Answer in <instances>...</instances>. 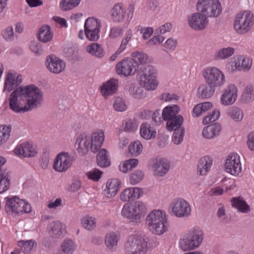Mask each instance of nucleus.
Instances as JSON below:
<instances>
[{
	"label": "nucleus",
	"mask_w": 254,
	"mask_h": 254,
	"mask_svg": "<svg viewBox=\"0 0 254 254\" xmlns=\"http://www.w3.org/2000/svg\"><path fill=\"white\" fill-rule=\"evenodd\" d=\"M43 93L34 84L20 86L10 94L9 105L13 111L36 110L41 105Z\"/></svg>",
	"instance_id": "nucleus-1"
},
{
	"label": "nucleus",
	"mask_w": 254,
	"mask_h": 254,
	"mask_svg": "<svg viewBox=\"0 0 254 254\" xmlns=\"http://www.w3.org/2000/svg\"><path fill=\"white\" fill-rule=\"evenodd\" d=\"M146 223L149 231L158 235H161L168 230L166 215L160 210L152 211L146 218Z\"/></svg>",
	"instance_id": "nucleus-2"
},
{
	"label": "nucleus",
	"mask_w": 254,
	"mask_h": 254,
	"mask_svg": "<svg viewBox=\"0 0 254 254\" xmlns=\"http://www.w3.org/2000/svg\"><path fill=\"white\" fill-rule=\"evenodd\" d=\"M204 239V232L199 227H193L187 231L180 240V246L184 251H189L198 248Z\"/></svg>",
	"instance_id": "nucleus-3"
},
{
	"label": "nucleus",
	"mask_w": 254,
	"mask_h": 254,
	"mask_svg": "<svg viewBox=\"0 0 254 254\" xmlns=\"http://www.w3.org/2000/svg\"><path fill=\"white\" fill-rule=\"evenodd\" d=\"M157 75V69L153 65L148 64L142 66L139 68L137 77L142 87L148 90H154L158 85Z\"/></svg>",
	"instance_id": "nucleus-4"
},
{
	"label": "nucleus",
	"mask_w": 254,
	"mask_h": 254,
	"mask_svg": "<svg viewBox=\"0 0 254 254\" xmlns=\"http://www.w3.org/2000/svg\"><path fill=\"white\" fill-rule=\"evenodd\" d=\"M146 212L145 205L141 201H137L134 204H125L122 209V215L129 219L131 222L138 223Z\"/></svg>",
	"instance_id": "nucleus-5"
},
{
	"label": "nucleus",
	"mask_w": 254,
	"mask_h": 254,
	"mask_svg": "<svg viewBox=\"0 0 254 254\" xmlns=\"http://www.w3.org/2000/svg\"><path fill=\"white\" fill-rule=\"evenodd\" d=\"M254 23V17L250 11L238 13L234 22V29L239 34H245L251 30Z\"/></svg>",
	"instance_id": "nucleus-6"
},
{
	"label": "nucleus",
	"mask_w": 254,
	"mask_h": 254,
	"mask_svg": "<svg viewBox=\"0 0 254 254\" xmlns=\"http://www.w3.org/2000/svg\"><path fill=\"white\" fill-rule=\"evenodd\" d=\"M196 9L206 17L218 16L222 11L219 0H197Z\"/></svg>",
	"instance_id": "nucleus-7"
},
{
	"label": "nucleus",
	"mask_w": 254,
	"mask_h": 254,
	"mask_svg": "<svg viewBox=\"0 0 254 254\" xmlns=\"http://www.w3.org/2000/svg\"><path fill=\"white\" fill-rule=\"evenodd\" d=\"M127 254H145L147 250V241L140 237L130 235L125 245Z\"/></svg>",
	"instance_id": "nucleus-8"
},
{
	"label": "nucleus",
	"mask_w": 254,
	"mask_h": 254,
	"mask_svg": "<svg viewBox=\"0 0 254 254\" xmlns=\"http://www.w3.org/2000/svg\"><path fill=\"white\" fill-rule=\"evenodd\" d=\"M202 76L206 83L215 87H220L225 82V75L218 68L212 66L205 68Z\"/></svg>",
	"instance_id": "nucleus-9"
},
{
	"label": "nucleus",
	"mask_w": 254,
	"mask_h": 254,
	"mask_svg": "<svg viewBox=\"0 0 254 254\" xmlns=\"http://www.w3.org/2000/svg\"><path fill=\"white\" fill-rule=\"evenodd\" d=\"M100 23L95 18H87L84 24L85 35L90 41H96L99 39Z\"/></svg>",
	"instance_id": "nucleus-10"
},
{
	"label": "nucleus",
	"mask_w": 254,
	"mask_h": 254,
	"mask_svg": "<svg viewBox=\"0 0 254 254\" xmlns=\"http://www.w3.org/2000/svg\"><path fill=\"white\" fill-rule=\"evenodd\" d=\"M179 112H162L163 120L167 122L166 127L169 131L181 128L184 118L181 115H177Z\"/></svg>",
	"instance_id": "nucleus-11"
},
{
	"label": "nucleus",
	"mask_w": 254,
	"mask_h": 254,
	"mask_svg": "<svg viewBox=\"0 0 254 254\" xmlns=\"http://www.w3.org/2000/svg\"><path fill=\"white\" fill-rule=\"evenodd\" d=\"M224 168L227 173L234 176L238 175L242 169L239 156L234 153L229 154L224 163Z\"/></svg>",
	"instance_id": "nucleus-12"
},
{
	"label": "nucleus",
	"mask_w": 254,
	"mask_h": 254,
	"mask_svg": "<svg viewBox=\"0 0 254 254\" xmlns=\"http://www.w3.org/2000/svg\"><path fill=\"white\" fill-rule=\"evenodd\" d=\"M72 159L68 153L61 152L54 161L53 168L57 172H65L71 166Z\"/></svg>",
	"instance_id": "nucleus-13"
},
{
	"label": "nucleus",
	"mask_w": 254,
	"mask_h": 254,
	"mask_svg": "<svg viewBox=\"0 0 254 254\" xmlns=\"http://www.w3.org/2000/svg\"><path fill=\"white\" fill-rule=\"evenodd\" d=\"M137 65L130 59H124L116 65L117 73L118 74L128 76L134 74Z\"/></svg>",
	"instance_id": "nucleus-14"
},
{
	"label": "nucleus",
	"mask_w": 254,
	"mask_h": 254,
	"mask_svg": "<svg viewBox=\"0 0 254 254\" xmlns=\"http://www.w3.org/2000/svg\"><path fill=\"white\" fill-rule=\"evenodd\" d=\"M208 20L204 14L198 12L189 18V25L195 30H203L208 25Z\"/></svg>",
	"instance_id": "nucleus-15"
},
{
	"label": "nucleus",
	"mask_w": 254,
	"mask_h": 254,
	"mask_svg": "<svg viewBox=\"0 0 254 254\" xmlns=\"http://www.w3.org/2000/svg\"><path fill=\"white\" fill-rule=\"evenodd\" d=\"M46 64L48 69L54 73H60L65 68V62L54 55L47 57Z\"/></svg>",
	"instance_id": "nucleus-16"
},
{
	"label": "nucleus",
	"mask_w": 254,
	"mask_h": 254,
	"mask_svg": "<svg viewBox=\"0 0 254 254\" xmlns=\"http://www.w3.org/2000/svg\"><path fill=\"white\" fill-rule=\"evenodd\" d=\"M172 211L179 217L188 216L190 215L191 208L189 203L183 198L177 199L172 208Z\"/></svg>",
	"instance_id": "nucleus-17"
},
{
	"label": "nucleus",
	"mask_w": 254,
	"mask_h": 254,
	"mask_svg": "<svg viewBox=\"0 0 254 254\" xmlns=\"http://www.w3.org/2000/svg\"><path fill=\"white\" fill-rule=\"evenodd\" d=\"M238 89L234 85H230L224 90L221 97V102L224 105L228 106L233 104L237 98Z\"/></svg>",
	"instance_id": "nucleus-18"
},
{
	"label": "nucleus",
	"mask_w": 254,
	"mask_h": 254,
	"mask_svg": "<svg viewBox=\"0 0 254 254\" xmlns=\"http://www.w3.org/2000/svg\"><path fill=\"white\" fill-rule=\"evenodd\" d=\"M22 82L21 75L16 72L12 73L9 71L7 73L5 80L3 90L10 92L16 88Z\"/></svg>",
	"instance_id": "nucleus-19"
},
{
	"label": "nucleus",
	"mask_w": 254,
	"mask_h": 254,
	"mask_svg": "<svg viewBox=\"0 0 254 254\" xmlns=\"http://www.w3.org/2000/svg\"><path fill=\"white\" fill-rule=\"evenodd\" d=\"M118 83V79L112 78L102 85L101 87V93L105 99L116 93Z\"/></svg>",
	"instance_id": "nucleus-20"
},
{
	"label": "nucleus",
	"mask_w": 254,
	"mask_h": 254,
	"mask_svg": "<svg viewBox=\"0 0 254 254\" xmlns=\"http://www.w3.org/2000/svg\"><path fill=\"white\" fill-rule=\"evenodd\" d=\"M104 138V133L102 130H98L92 133L90 138L91 151L94 153L97 152L101 147Z\"/></svg>",
	"instance_id": "nucleus-21"
},
{
	"label": "nucleus",
	"mask_w": 254,
	"mask_h": 254,
	"mask_svg": "<svg viewBox=\"0 0 254 254\" xmlns=\"http://www.w3.org/2000/svg\"><path fill=\"white\" fill-rule=\"evenodd\" d=\"M15 153L25 157H31L36 155L37 150L31 143L24 142L17 147L15 149Z\"/></svg>",
	"instance_id": "nucleus-22"
},
{
	"label": "nucleus",
	"mask_w": 254,
	"mask_h": 254,
	"mask_svg": "<svg viewBox=\"0 0 254 254\" xmlns=\"http://www.w3.org/2000/svg\"><path fill=\"white\" fill-rule=\"evenodd\" d=\"M90 145V137L85 132L80 134L77 138L75 146L78 152L85 154Z\"/></svg>",
	"instance_id": "nucleus-23"
},
{
	"label": "nucleus",
	"mask_w": 254,
	"mask_h": 254,
	"mask_svg": "<svg viewBox=\"0 0 254 254\" xmlns=\"http://www.w3.org/2000/svg\"><path fill=\"white\" fill-rule=\"evenodd\" d=\"M22 205H25L24 200L19 199L18 197L14 196L8 198L5 206V211L8 214L12 213L18 214L20 212H17V208L18 209L19 206H21Z\"/></svg>",
	"instance_id": "nucleus-24"
},
{
	"label": "nucleus",
	"mask_w": 254,
	"mask_h": 254,
	"mask_svg": "<svg viewBox=\"0 0 254 254\" xmlns=\"http://www.w3.org/2000/svg\"><path fill=\"white\" fill-rule=\"evenodd\" d=\"M170 165L166 160L156 159L153 165L154 174L158 177H162L167 174Z\"/></svg>",
	"instance_id": "nucleus-25"
},
{
	"label": "nucleus",
	"mask_w": 254,
	"mask_h": 254,
	"mask_svg": "<svg viewBox=\"0 0 254 254\" xmlns=\"http://www.w3.org/2000/svg\"><path fill=\"white\" fill-rule=\"evenodd\" d=\"M221 130V125L219 123H215L205 127L202 130V134L204 138L211 139L218 135Z\"/></svg>",
	"instance_id": "nucleus-26"
},
{
	"label": "nucleus",
	"mask_w": 254,
	"mask_h": 254,
	"mask_svg": "<svg viewBox=\"0 0 254 254\" xmlns=\"http://www.w3.org/2000/svg\"><path fill=\"white\" fill-rule=\"evenodd\" d=\"M139 133L140 136L146 140L153 139L156 135V131L146 122L140 125Z\"/></svg>",
	"instance_id": "nucleus-27"
},
{
	"label": "nucleus",
	"mask_w": 254,
	"mask_h": 254,
	"mask_svg": "<svg viewBox=\"0 0 254 254\" xmlns=\"http://www.w3.org/2000/svg\"><path fill=\"white\" fill-rule=\"evenodd\" d=\"M215 88L206 83L202 84L197 89V96L202 99L209 98L214 93Z\"/></svg>",
	"instance_id": "nucleus-28"
},
{
	"label": "nucleus",
	"mask_w": 254,
	"mask_h": 254,
	"mask_svg": "<svg viewBox=\"0 0 254 254\" xmlns=\"http://www.w3.org/2000/svg\"><path fill=\"white\" fill-rule=\"evenodd\" d=\"M112 19L116 22L122 21L126 14V10L121 4H116L112 9Z\"/></svg>",
	"instance_id": "nucleus-29"
},
{
	"label": "nucleus",
	"mask_w": 254,
	"mask_h": 254,
	"mask_svg": "<svg viewBox=\"0 0 254 254\" xmlns=\"http://www.w3.org/2000/svg\"><path fill=\"white\" fill-rule=\"evenodd\" d=\"M232 206L243 213H248L250 211L249 205L243 198L241 197H233L231 200Z\"/></svg>",
	"instance_id": "nucleus-30"
},
{
	"label": "nucleus",
	"mask_w": 254,
	"mask_h": 254,
	"mask_svg": "<svg viewBox=\"0 0 254 254\" xmlns=\"http://www.w3.org/2000/svg\"><path fill=\"white\" fill-rule=\"evenodd\" d=\"M121 182L118 179H112L107 182V193L108 197L115 196L118 192Z\"/></svg>",
	"instance_id": "nucleus-31"
},
{
	"label": "nucleus",
	"mask_w": 254,
	"mask_h": 254,
	"mask_svg": "<svg viewBox=\"0 0 254 254\" xmlns=\"http://www.w3.org/2000/svg\"><path fill=\"white\" fill-rule=\"evenodd\" d=\"M235 52V49L232 47L223 48L217 50L214 55L215 60H225L232 56Z\"/></svg>",
	"instance_id": "nucleus-32"
},
{
	"label": "nucleus",
	"mask_w": 254,
	"mask_h": 254,
	"mask_svg": "<svg viewBox=\"0 0 254 254\" xmlns=\"http://www.w3.org/2000/svg\"><path fill=\"white\" fill-rule=\"evenodd\" d=\"M52 37L51 28L49 25H43L40 28L38 35L40 41L43 43L48 42L52 40Z\"/></svg>",
	"instance_id": "nucleus-33"
},
{
	"label": "nucleus",
	"mask_w": 254,
	"mask_h": 254,
	"mask_svg": "<svg viewBox=\"0 0 254 254\" xmlns=\"http://www.w3.org/2000/svg\"><path fill=\"white\" fill-rule=\"evenodd\" d=\"M97 163L101 167H107L110 165L111 162L105 149H102L97 155Z\"/></svg>",
	"instance_id": "nucleus-34"
},
{
	"label": "nucleus",
	"mask_w": 254,
	"mask_h": 254,
	"mask_svg": "<svg viewBox=\"0 0 254 254\" xmlns=\"http://www.w3.org/2000/svg\"><path fill=\"white\" fill-rule=\"evenodd\" d=\"M87 52L93 56L102 58L104 56L103 48L97 43H92L86 47Z\"/></svg>",
	"instance_id": "nucleus-35"
},
{
	"label": "nucleus",
	"mask_w": 254,
	"mask_h": 254,
	"mask_svg": "<svg viewBox=\"0 0 254 254\" xmlns=\"http://www.w3.org/2000/svg\"><path fill=\"white\" fill-rule=\"evenodd\" d=\"M132 60L134 64H143L150 62L148 55L143 52L136 51L131 54Z\"/></svg>",
	"instance_id": "nucleus-36"
},
{
	"label": "nucleus",
	"mask_w": 254,
	"mask_h": 254,
	"mask_svg": "<svg viewBox=\"0 0 254 254\" xmlns=\"http://www.w3.org/2000/svg\"><path fill=\"white\" fill-rule=\"evenodd\" d=\"M119 238L115 233H110L106 235L105 243L108 249L114 251L116 249Z\"/></svg>",
	"instance_id": "nucleus-37"
},
{
	"label": "nucleus",
	"mask_w": 254,
	"mask_h": 254,
	"mask_svg": "<svg viewBox=\"0 0 254 254\" xmlns=\"http://www.w3.org/2000/svg\"><path fill=\"white\" fill-rule=\"evenodd\" d=\"M212 165L211 160L209 157L205 156L202 158L198 165V170L201 175L206 174L208 170L210 168Z\"/></svg>",
	"instance_id": "nucleus-38"
},
{
	"label": "nucleus",
	"mask_w": 254,
	"mask_h": 254,
	"mask_svg": "<svg viewBox=\"0 0 254 254\" xmlns=\"http://www.w3.org/2000/svg\"><path fill=\"white\" fill-rule=\"evenodd\" d=\"M17 245L22 247L24 254H29L36 247V243L33 240L19 241Z\"/></svg>",
	"instance_id": "nucleus-39"
},
{
	"label": "nucleus",
	"mask_w": 254,
	"mask_h": 254,
	"mask_svg": "<svg viewBox=\"0 0 254 254\" xmlns=\"http://www.w3.org/2000/svg\"><path fill=\"white\" fill-rule=\"evenodd\" d=\"M241 98L246 102H249L254 99V88L252 85H248L244 88Z\"/></svg>",
	"instance_id": "nucleus-40"
},
{
	"label": "nucleus",
	"mask_w": 254,
	"mask_h": 254,
	"mask_svg": "<svg viewBox=\"0 0 254 254\" xmlns=\"http://www.w3.org/2000/svg\"><path fill=\"white\" fill-rule=\"evenodd\" d=\"M138 162L136 159H129L126 161L123 164H121L119 167V169L122 172L127 173L135 167L138 164Z\"/></svg>",
	"instance_id": "nucleus-41"
},
{
	"label": "nucleus",
	"mask_w": 254,
	"mask_h": 254,
	"mask_svg": "<svg viewBox=\"0 0 254 254\" xmlns=\"http://www.w3.org/2000/svg\"><path fill=\"white\" fill-rule=\"evenodd\" d=\"M53 237L57 238L63 232V225L59 221H54L49 225Z\"/></svg>",
	"instance_id": "nucleus-42"
},
{
	"label": "nucleus",
	"mask_w": 254,
	"mask_h": 254,
	"mask_svg": "<svg viewBox=\"0 0 254 254\" xmlns=\"http://www.w3.org/2000/svg\"><path fill=\"white\" fill-rule=\"evenodd\" d=\"M242 58V56H235L231 59L229 67V69L231 71H242V67H241Z\"/></svg>",
	"instance_id": "nucleus-43"
},
{
	"label": "nucleus",
	"mask_w": 254,
	"mask_h": 254,
	"mask_svg": "<svg viewBox=\"0 0 254 254\" xmlns=\"http://www.w3.org/2000/svg\"><path fill=\"white\" fill-rule=\"evenodd\" d=\"M10 132V127L3 125L0 126V145L4 143L8 140Z\"/></svg>",
	"instance_id": "nucleus-44"
},
{
	"label": "nucleus",
	"mask_w": 254,
	"mask_h": 254,
	"mask_svg": "<svg viewBox=\"0 0 254 254\" xmlns=\"http://www.w3.org/2000/svg\"><path fill=\"white\" fill-rule=\"evenodd\" d=\"M143 147L141 143L136 140L130 144L128 147L129 152L132 155L137 156L140 154L142 151Z\"/></svg>",
	"instance_id": "nucleus-45"
},
{
	"label": "nucleus",
	"mask_w": 254,
	"mask_h": 254,
	"mask_svg": "<svg viewBox=\"0 0 254 254\" xmlns=\"http://www.w3.org/2000/svg\"><path fill=\"white\" fill-rule=\"evenodd\" d=\"M82 226L88 230H92L96 227L95 219L88 216H85L81 220Z\"/></svg>",
	"instance_id": "nucleus-46"
},
{
	"label": "nucleus",
	"mask_w": 254,
	"mask_h": 254,
	"mask_svg": "<svg viewBox=\"0 0 254 254\" xmlns=\"http://www.w3.org/2000/svg\"><path fill=\"white\" fill-rule=\"evenodd\" d=\"M61 247L63 252L67 254H71L74 250L73 242L70 239L64 240Z\"/></svg>",
	"instance_id": "nucleus-47"
},
{
	"label": "nucleus",
	"mask_w": 254,
	"mask_h": 254,
	"mask_svg": "<svg viewBox=\"0 0 254 254\" xmlns=\"http://www.w3.org/2000/svg\"><path fill=\"white\" fill-rule=\"evenodd\" d=\"M10 180L6 175H0V193L8 190L10 187Z\"/></svg>",
	"instance_id": "nucleus-48"
},
{
	"label": "nucleus",
	"mask_w": 254,
	"mask_h": 254,
	"mask_svg": "<svg viewBox=\"0 0 254 254\" xmlns=\"http://www.w3.org/2000/svg\"><path fill=\"white\" fill-rule=\"evenodd\" d=\"M80 0H61V4L64 10H68L77 6Z\"/></svg>",
	"instance_id": "nucleus-49"
},
{
	"label": "nucleus",
	"mask_w": 254,
	"mask_h": 254,
	"mask_svg": "<svg viewBox=\"0 0 254 254\" xmlns=\"http://www.w3.org/2000/svg\"><path fill=\"white\" fill-rule=\"evenodd\" d=\"M138 122L135 119H128L126 121L125 130L126 132H133L138 127Z\"/></svg>",
	"instance_id": "nucleus-50"
},
{
	"label": "nucleus",
	"mask_w": 254,
	"mask_h": 254,
	"mask_svg": "<svg viewBox=\"0 0 254 254\" xmlns=\"http://www.w3.org/2000/svg\"><path fill=\"white\" fill-rule=\"evenodd\" d=\"M113 107L116 111H125L127 109V106L125 101L120 97L115 98Z\"/></svg>",
	"instance_id": "nucleus-51"
},
{
	"label": "nucleus",
	"mask_w": 254,
	"mask_h": 254,
	"mask_svg": "<svg viewBox=\"0 0 254 254\" xmlns=\"http://www.w3.org/2000/svg\"><path fill=\"white\" fill-rule=\"evenodd\" d=\"M172 140L176 144H180L183 140L185 135V128H181L174 130Z\"/></svg>",
	"instance_id": "nucleus-52"
},
{
	"label": "nucleus",
	"mask_w": 254,
	"mask_h": 254,
	"mask_svg": "<svg viewBox=\"0 0 254 254\" xmlns=\"http://www.w3.org/2000/svg\"><path fill=\"white\" fill-rule=\"evenodd\" d=\"M132 36V30L130 29H128L126 32L125 36L121 41V45L119 47L120 51H124L126 49V47L130 41Z\"/></svg>",
	"instance_id": "nucleus-53"
},
{
	"label": "nucleus",
	"mask_w": 254,
	"mask_h": 254,
	"mask_svg": "<svg viewBox=\"0 0 254 254\" xmlns=\"http://www.w3.org/2000/svg\"><path fill=\"white\" fill-rule=\"evenodd\" d=\"M144 173L142 171L137 170L133 172L130 176V183L132 185H135L140 182L143 178Z\"/></svg>",
	"instance_id": "nucleus-54"
},
{
	"label": "nucleus",
	"mask_w": 254,
	"mask_h": 254,
	"mask_svg": "<svg viewBox=\"0 0 254 254\" xmlns=\"http://www.w3.org/2000/svg\"><path fill=\"white\" fill-rule=\"evenodd\" d=\"M212 107L211 103L206 102L195 105L192 111H207L211 110Z\"/></svg>",
	"instance_id": "nucleus-55"
},
{
	"label": "nucleus",
	"mask_w": 254,
	"mask_h": 254,
	"mask_svg": "<svg viewBox=\"0 0 254 254\" xmlns=\"http://www.w3.org/2000/svg\"><path fill=\"white\" fill-rule=\"evenodd\" d=\"M160 98L164 102H173L179 100L180 97L173 93L166 92L161 95Z\"/></svg>",
	"instance_id": "nucleus-56"
},
{
	"label": "nucleus",
	"mask_w": 254,
	"mask_h": 254,
	"mask_svg": "<svg viewBox=\"0 0 254 254\" xmlns=\"http://www.w3.org/2000/svg\"><path fill=\"white\" fill-rule=\"evenodd\" d=\"M220 116V112H211L207 116H205L202 121L203 125H207L217 120Z\"/></svg>",
	"instance_id": "nucleus-57"
},
{
	"label": "nucleus",
	"mask_w": 254,
	"mask_h": 254,
	"mask_svg": "<svg viewBox=\"0 0 254 254\" xmlns=\"http://www.w3.org/2000/svg\"><path fill=\"white\" fill-rule=\"evenodd\" d=\"M123 29L120 27H113L111 28L109 37L111 39H116L123 34Z\"/></svg>",
	"instance_id": "nucleus-58"
},
{
	"label": "nucleus",
	"mask_w": 254,
	"mask_h": 254,
	"mask_svg": "<svg viewBox=\"0 0 254 254\" xmlns=\"http://www.w3.org/2000/svg\"><path fill=\"white\" fill-rule=\"evenodd\" d=\"M130 94L133 97L139 99L144 96L143 89L141 87L134 86L129 89Z\"/></svg>",
	"instance_id": "nucleus-59"
},
{
	"label": "nucleus",
	"mask_w": 254,
	"mask_h": 254,
	"mask_svg": "<svg viewBox=\"0 0 254 254\" xmlns=\"http://www.w3.org/2000/svg\"><path fill=\"white\" fill-rule=\"evenodd\" d=\"M102 172L97 169H94L87 173L88 178L94 181H98L101 177Z\"/></svg>",
	"instance_id": "nucleus-60"
},
{
	"label": "nucleus",
	"mask_w": 254,
	"mask_h": 254,
	"mask_svg": "<svg viewBox=\"0 0 254 254\" xmlns=\"http://www.w3.org/2000/svg\"><path fill=\"white\" fill-rule=\"evenodd\" d=\"M177 41L173 38H169L164 43V47L170 51H173L176 48Z\"/></svg>",
	"instance_id": "nucleus-61"
},
{
	"label": "nucleus",
	"mask_w": 254,
	"mask_h": 254,
	"mask_svg": "<svg viewBox=\"0 0 254 254\" xmlns=\"http://www.w3.org/2000/svg\"><path fill=\"white\" fill-rule=\"evenodd\" d=\"M241 60V67H242V70L244 71H249L252 66V61L249 58L243 56Z\"/></svg>",
	"instance_id": "nucleus-62"
},
{
	"label": "nucleus",
	"mask_w": 254,
	"mask_h": 254,
	"mask_svg": "<svg viewBox=\"0 0 254 254\" xmlns=\"http://www.w3.org/2000/svg\"><path fill=\"white\" fill-rule=\"evenodd\" d=\"M31 50L36 55H41L43 52V50L40 43L37 42H31L30 46Z\"/></svg>",
	"instance_id": "nucleus-63"
},
{
	"label": "nucleus",
	"mask_w": 254,
	"mask_h": 254,
	"mask_svg": "<svg viewBox=\"0 0 254 254\" xmlns=\"http://www.w3.org/2000/svg\"><path fill=\"white\" fill-rule=\"evenodd\" d=\"M140 33H141L143 35V38L144 40H146L148 39L153 33V29L152 27H141L139 29Z\"/></svg>",
	"instance_id": "nucleus-64"
}]
</instances>
